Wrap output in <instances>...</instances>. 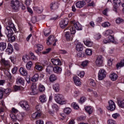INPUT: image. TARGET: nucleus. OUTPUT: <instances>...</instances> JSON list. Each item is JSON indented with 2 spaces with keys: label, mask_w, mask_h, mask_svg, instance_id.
<instances>
[{
  "label": "nucleus",
  "mask_w": 124,
  "mask_h": 124,
  "mask_svg": "<svg viewBox=\"0 0 124 124\" xmlns=\"http://www.w3.org/2000/svg\"><path fill=\"white\" fill-rule=\"evenodd\" d=\"M110 23L106 22L102 24V27H103V28H107V27H110Z\"/></svg>",
  "instance_id": "8fccbe9b"
},
{
  "label": "nucleus",
  "mask_w": 124,
  "mask_h": 124,
  "mask_svg": "<svg viewBox=\"0 0 124 124\" xmlns=\"http://www.w3.org/2000/svg\"><path fill=\"white\" fill-rule=\"evenodd\" d=\"M74 96H75V97H77V96H79V95H80V91H79V90H76L74 92Z\"/></svg>",
  "instance_id": "09e8293b"
},
{
  "label": "nucleus",
  "mask_w": 124,
  "mask_h": 124,
  "mask_svg": "<svg viewBox=\"0 0 124 124\" xmlns=\"http://www.w3.org/2000/svg\"><path fill=\"white\" fill-rule=\"evenodd\" d=\"M0 63L1 64L5 67V68H7V69H8L11 66L10 65V62L8 61L5 60V59L3 58H1L0 60Z\"/></svg>",
  "instance_id": "1a4fd4ad"
},
{
  "label": "nucleus",
  "mask_w": 124,
  "mask_h": 124,
  "mask_svg": "<svg viewBox=\"0 0 124 124\" xmlns=\"http://www.w3.org/2000/svg\"><path fill=\"white\" fill-rule=\"evenodd\" d=\"M64 112L65 113V114H70L71 113V108H66L64 109Z\"/></svg>",
  "instance_id": "37998d69"
},
{
  "label": "nucleus",
  "mask_w": 124,
  "mask_h": 124,
  "mask_svg": "<svg viewBox=\"0 0 124 124\" xmlns=\"http://www.w3.org/2000/svg\"><path fill=\"white\" fill-rule=\"evenodd\" d=\"M53 89L55 92H58L60 91V84L59 83H55L53 85Z\"/></svg>",
  "instance_id": "c85d7f7f"
},
{
  "label": "nucleus",
  "mask_w": 124,
  "mask_h": 124,
  "mask_svg": "<svg viewBox=\"0 0 124 124\" xmlns=\"http://www.w3.org/2000/svg\"><path fill=\"white\" fill-rule=\"evenodd\" d=\"M98 79L100 80H103L106 77V71L104 69H101L99 71Z\"/></svg>",
  "instance_id": "0eeeda50"
},
{
  "label": "nucleus",
  "mask_w": 124,
  "mask_h": 124,
  "mask_svg": "<svg viewBox=\"0 0 124 124\" xmlns=\"http://www.w3.org/2000/svg\"><path fill=\"white\" fill-rule=\"evenodd\" d=\"M19 104L24 110L26 111L30 110V105H29V103L26 101H21L19 103Z\"/></svg>",
  "instance_id": "423d86ee"
},
{
  "label": "nucleus",
  "mask_w": 124,
  "mask_h": 124,
  "mask_svg": "<svg viewBox=\"0 0 124 124\" xmlns=\"http://www.w3.org/2000/svg\"><path fill=\"white\" fill-rule=\"evenodd\" d=\"M36 85L33 84L31 86V90L32 91V93H33V94H37V89H36Z\"/></svg>",
  "instance_id": "cd10ccee"
},
{
  "label": "nucleus",
  "mask_w": 124,
  "mask_h": 124,
  "mask_svg": "<svg viewBox=\"0 0 124 124\" xmlns=\"http://www.w3.org/2000/svg\"><path fill=\"white\" fill-rule=\"evenodd\" d=\"M39 99L40 102H41L42 103H44L45 102H46V101H47V97H46V95H42L40 96Z\"/></svg>",
  "instance_id": "393cba45"
},
{
  "label": "nucleus",
  "mask_w": 124,
  "mask_h": 124,
  "mask_svg": "<svg viewBox=\"0 0 124 124\" xmlns=\"http://www.w3.org/2000/svg\"><path fill=\"white\" fill-rule=\"evenodd\" d=\"M10 117L12 119V120L13 121V122H15V121H16V116H15V114H11L10 115Z\"/></svg>",
  "instance_id": "6e6d98bb"
},
{
  "label": "nucleus",
  "mask_w": 124,
  "mask_h": 124,
  "mask_svg": "<svg viewBox=\"0 0 124 124\" xmlns=\"http://www.w3.org/2000/svg\"><path fill=\"white\" fill-rule=\"evenodd\" d=\"M72 106H73V107L74 108V109H76L77 110L78 109H79V106L76 103H73L72 104Z\"/></svg>",
  "instance_id": "5fc2aeb1"
},
{
  "label": "nucleus",
  "mask_w": 124,
  "mask_h": 124,
  "mask_svg": "<svg viewBox=\"0 0 124 124\" xmlns=\"http://www.w3.org/2000/svg\"><path fill=\"white\" fill-rule=\"evenodd\" d=\"M113 31L111 30H108L104 33V35L105 36H107L108 35H110L113 33Z\"/></svg>",
  "instance_id": "f704fd0d"
},
{
  "label": "nucleus",
  "mask_w": 124,
  "mask_h": 124,
  "mask_svg": "<svg viewBox=\"0 0 124 124\" xmlns=\"http://www.w3.org/2000/svg\"><path fill=\"white\" fill-rule=\"evenodd\" d=\"M118 106L121 108H124V99L122 101L118 100Z\"/></svg>",
  "instance_id": "e433bc0d"
},
{
  "label": "nucleus",
  "mask_w": 124,
  "mask_h": 124,
  "mask_svg": "<svg viewBox=\"0 0 124 124\" xmlns=\"http://www.w3.org/2000/svg\"><path fill=\"white\" fill-rule=\"evenodd\" d=\"M89 63V62L88 61H85L82 62V63H81L82 66L83 67H85V66H87L88 65V64Z\"/></svg>",
  "instance_id": "4d7b16f0"
},
{
  "label": "nucleus",
  "mask_w": 124,
  "mask_h": 124,
  "mask_svg": "<svg viewBox=\"0 0 124 124\" xmlns=\"http://www.w3.org/2000/svg\"><path fill=\"white\" fill-rule=\"evenodd\" d=\"M51 62L54 65H62V62L59 59H52L51 60Z\"/></svg>",
  "instance_id": "2eb2a0df"
},
{
  "label": "nucleus",
  "mask_w": 124,
  "mask_h": 124,
  "mask_svg": "<svg viewBox=\"0 0 124 124\" xmlns=\"http://www.w3.org/2000/svg\"><path fill=\"white\" fill-rule=\"evenodd\" d=\"M70 29V31H67L65 33V36L66 37V40L67 41H71L73 40V37L74 36H73V34H75L76 32V30L74 28H70V27H68L65 31L67 30H69ZM71 32V33H70Z\"/></svg>",
  "instance_id": "f257e3e1"
},
{
  "label": "nucleus",
  "mask_w": 124,
  "mask_h": 124,
  "mask_svg": "<svg viewBox=\"0 0 124 124\" xmlns=\"http://www.w3.org/2000/svg\"><path fill=\"white\" fill-rule=\"evenodd\" d=\"M4 91V89L2 88H0V99H2V97L3 96V92Z\"/></svg>",
  "instance_id": "c03bdc74"
},
{
  "label": "nucleus",
  "mask_w": 124,
  "mask_h": 124,
  "mask_svg": "<svg viewBox=\"0 0 124 124\" xmlns=\"http://www.w3.org/2000/svg\"><path fill=\"white\" fill-rule=\"evenodd\" d=\"M124 66V59L121 61V62L116 64V67L117 69H119L120 67H123Z\"/></svg>",
  "instance_id": "7c9ffc66"
},
{
  "label": "nucleus",
  "mask_w": 124,
  "mask_h": 124,
  "mask_svg": "<svg viewBox=\"0 0 124 124\" xmlns=\"http://www.w3.org/2000/svg\"><path fill=\"white\" fill-rule=\"evenodd\" d=\"M84 43L88 47H92L93 46V42L89 40L84 41Z\"/></svg>",
  "instance_id": "72a5a7b5"
},
{
  "label": "nucleus",
  "mask_w": 124,
  "mask_h": 124,
  "mask_svg": "<svg viewBox=\"0 0 124 124\" xmlns=\"http://www.w3.org/2000/svg\"><path fill=\"white\" fill-rule=\"evenodd\" d=\"M33 10L38 13H41V12L43 11V9H40V8H38V7H34Z\"/></svg>",
  "instance_id": "58836bf2"
},
{
  "label": "nucleus",
  "mask_w": 124,
  "mask_h": 124,
  "mask_svg": "<svg viewBox=\"0 0 124 124\" xmlns=\"http://www.w3.org/2000/svg\"><path fill=\"white\" fill-rule=\"evenodd\" d=\"M17 69H18V68H17L16 67H14L12 69V73H13V74H16V73L17 72Z\"/></svg>",
  "instance_id": "052dcab7"
},
{
  "label": "nucleus",
  "mask_w": 124,
  "mask_h": 124,
  "mask_svg": "<svg viewBox=\"0 0 124 124\" xmlns=\"http://www.w3.org/2000/svg\"><path fill=\"white\" fill-rule=\"evenodd\" d=\"M85 5H86V2H85L84 0L78 1L76 3V6L78 8H82Z\"/></svg>",
  "instance_id": "4468645a"
},
{
  "label": "nucleus",
  "mask_w": 124,
  "mask_h": 124,
  "mask_svg": "<svg viewBox=\"0 0 124 124\" xmlns=\"http://www.w3.org/2000/svg\"><path fill=\"white\" fill-rule=\"evenodd\" d=\"M58 79V78L57 77V76H56L55 74H52L50 76L49 78V80L50 82H55L56 80Z\"/></svg>",
  "instance_id": "a878e982"
},
{
  "label": "nucleus",
  "mask_w": 124,
  "mask_h": 124,
  "mask_svg": "<svg viewBox=\"0 0 124 124\" xmlns=\"http://www.w3.org/2000/svg\"><path fill=\"white\" fill-rule=\"evenodd\" d=\"M10 59L11 61L12 62H13L14 64H15V62H16V58L14 57H10Z\"/></svg>",
  "instance_id": "0e129e2a"
},
{
  "label": "nucleus",
  "mask_w": 124,
  "mask_h": 124,
  "mask_svg": "<svg viewBox=\"0 0 124 124\" xmlns=\"http://www.w3.org/2000/svg\"><path fill=\"white\" fill-rule=\"evenodd\" d=\"M36 47H37L38 50L40 51H42V50H43V46L41 44L36 45Z\"/></svg>",
  "instance_id": "de8ad7c7"
},
{
  "label": "nucleus",
  "mask_w": 124,
  "mask_h": 124,
  "mask_svg": "<svg viewBox=\"0 0 124 124\" xmlns=\"http://www.w3.org/2000/svg\"><path fill=\"white\" fill-rule=\"evenodd\" d=\"M67 25H68V19L67 18H65L62 20L60 23V26L62 29L66 28Z\"/></svg>",
  "instance_id": "f8f14e48"
},
{
  "label": "nucleus",
  "mask_w": 124,
  "mask_h": 124,
  "mask_svg": "<svg viewBox=\"0 0 124 124\" xmlns=\"http://www.w3.org/2000/svg\"><path fill=\"white\" fill-rule=\"evenodd\" d=\"M109 11V9L106 8L103 11V14L105 15V16H107V13Z\"/></svg>",
  "instance_id": "69168bd1"
},
{
  "label": "nucleus",
  "mask_w": 124,
  "mask_h": 124,
  "mask_svg": "<svg viewBox=\"0 0 124 124\" xmlns=\"http://www.w3.org/2000/svg\"><path fill=\"white\" fill-rule=\"evenodd\" d=\"M84 101H86V97H82L80 98V100L79 101V103L82 104V103H84Z\"/></svg>",
  "instance_id": "338daca9"
},
{
  "label": "nucleus",
  "mask_w": 124,
  "mask_h": 124,
  "mask_svg": "<svg viewBox=\"0 0 124 124\" xmlns=\"http://www.w3.org/2000/svg\"><path fill=\"white\" fill-rule=\"evenodd\" d=\"M108 41L109 42H112V43H115V38L113 35H109L108 37Z\"/></svg>",
  "instance_id": "4c0bfd02"
},
{
  "label": "nucleus",
  "mask_w": 124,
  "mask_h": 124,
  "mask_svg": "<svg viewBox=\"0 0 124 124\" xmlns=\"http://www.w3.org/2000/svg\"><path fill=\"white\" fill-rule=\"evenodd\" d=\"M89 83L90 86H92V87H95V85H96L95 81L93 79H90Z\"/></svg>",
  "instance_id": "a18cd8bd"
},
{
  "label": "nucleus",
  "mask_w": 124,
  "mask_h": 124,
  "mask_svg": "<svg viewBox=\"0 0 124 124\" xmlns=\"http://www.w3.org/2000/svg\"><path fill=\"white\" fill-rule=\"evenodd\" d=\"M54 99L57 103H58L61 105H63V104H65V103H66L65 101L62 100L63 99L62 98V95L60 94H55Z\"/></svg>",
  "instance_id": "39448f33"
},
{
  "label": "nucleus",
  "mask_w": 124,
  "mask_h": 124,
  "mask_svg": "<svg viewBox=\"0 0 124 124\" xmlns=\"http://www.w3.org/2000/svg\"><path fill=\"white\" fill-rule=\"evenodd\" d=\"M6 52L8 54V55H10V54H12V53H13V46L11 44H8Z\"/></svg>",
  "instance_id": "f3484780"
},
{
  "label": "nucleus",
  "mask_w": 124,
  "mask_h": 124,
  "mask_svg": "<svg viewBox=\"0 0 124 124\" xmlns=\"http://www.w3.org/2000/svg\"><path fill=\"white\" fill-rule=\"evenodd\" d=\"M73 78L74 83L76 86H81V81H80V78L78 77L75 76Z\"/></svg>",
  "instance_id": "a211bd4d"
},
{
  "label": "nucleus",
  "mask_w": 124,
  "mask_h": 124,
  "mask_svg": "<svg viewBox=\"0 0 124 124\" xmlns=\"http://www.w3.org/2000/svg\"><path fill=\"white\" fill-rule=\"evenodd\" d=\"M6 43L5 42H0V51H4L6 49Z\"/></svg>",
  "instance_id": "b1692460"
},
{
  "label": "nucleus",
  "mask_w": 124,
  "mask_h": 124,
  "mask_svg": "<svg viewBox=\"0 0 124 124\" xmlns=\"http://www.w3.org/2000/svg\"><path fill=\"white\" fill-rule=\"evenodd\" d=\"M9 26L6 27V29L5 30V33L7 36H11L12 33L14 31H16V28H15V26L12 22H9L8 23Z\"/></svg>",
  "instance_id": "f03ea898"
},
{
  "label": "nucleus",
  "mask_w": 124,
  "mask_h": 124,
  "mask_svg": "<svg viewBox=\"0 0 124 124\" xmlns=\"http://www.w3.org/2000/svg\"><path fill=\"white\" fill-rule=\"evenodd\" d=\"M85 75V72L81 71L78 74V76L80 77V78H83L84 77V76Z\"/></svg>",
  "instance_id": "e2e57ef3"
},
{
  "label": "nucleus",
  "mask_w": 124,
  "mask_h": 124,
  "mask_svg": "<svg viewBox=\"0 0 124 124\" xmlns=\"http://www.w3.org/2000/svg\"><path fill=\"white\" fill-rule=\"evenodd\" d=\"M10 6L15 12H18L20 10V1L19 0H12Z\"/></svg>",
  "instance_id": "7ed1b4c3"
},
{
  "label": "nucleus",
  "mask_w": 124,
  "mask_h": 124,
  "mask_svg": "<svg viewBox=\"0 0 124 124\" xmlns=\"http://www.w3.org/2000/svg\"><path fill=\"white\" fill-rule=\"evenodd\" d=\"M50 33H51V31L49 30H47L44 32V34L46 36H48Z\"/></svg>",
  "instance_id": "680f3d73"
},
{
  "label": "nucleus",
  "mask_w": 124,
  "mask_h": 124,
  "mask_svg": "<svg viewBox=\"0 0 124 124\" xmlns=\"http://www.w3.org/2000/svg\"><path fill=\"white\" fill-rule=\"evenodd\" d=\"M7 37L9 38H9L10 39L12 42H14V41H15V40L16 39V38H15V37L14 36H12V33L10 36H7Z\"/></svg>",
  "instance_id": "864d4df0"
},
{
  "label": "nucleus",
  "mask_w": 124,
  "mask_h": 124,
  "mask_svg": "<svg viewBox=\"0 0 124 124\" xmlns=\"http://www.w3.org/2000/svg\"><path fill=\"white\" fill-rule=\"evenodd\" d=\"M52 108H53L55 111H58L59 109V106H58V105H57L56 104H53L52 106Z\"/></svg>",
  "instance_id": "3c124183"
},
{
  "label": "nucleus",
  "mask_w": 124,
  "mask_h": 124,
  "mask_svg": "<svg viewBox=\"0 0 124 124\" xmlns=\"http://www.w3.org/2000/svg\"><path fill=\"white\" fill-rule=\"evenodd\" d=\"M95 64L97 66H102L103 65V57L102 56H99L97 57L96 61Z\"/></svg>",
  "instance_id": "9b49d317"
},
{
  "label": "nucleus",
  "mask_w": 124,
  "mask_h": 124,
  "mask_svg": "<svg viewBox=\"0 0 124 124\" xmlns=\"http://www.w3.org/2000/svg\"><path fill=\"white\" fill-rule=\"evenodd\" d=\"M76 49L78 52L83 51V45L81 43H78L76 46Z\"/></svg>",
  "instance_id": "412c9836"
},
{
  "label": "nucleus",
  "mask_w": 124,
  "mask_h": 124,
  "mask_svg": "<svg viewBox=\"0 0 124 124\" xmlns=\"http://www.w3.org/2000/svg\"><path fill=\"white\" fill-rule=\"evenodd\" d=\"M108 124H117V122L113 120H108Z\"/></svg>",
  "instance_id": "13d9d810"
},
{
  "label": "nucleus",
  "mask_w": 124,
  "mask_h": 124,
  "mask_svg": "<svg viewBox=\"0 0 124 124\" xmlns=\"http://www.w3.org/2000/svg\"><path fill=\"white\" fill-rule=\"evenodd\" d=\"M85 110L89 115H91L93 113V108L91 107L88 106L85 108Z\"/></svg>",
  "instance_id": "473e14b6"
},
{
  "label": "nucleus",
  "mask_w": 124,
  "mask_h": 124,
  "mask_svg": "<svg viewBox=\"0 0 124 124\" xmlns=\"http://www.w3.org/2000/svg\"><path fill=\"white\" fill-rule=\"evenodd\" d=\"M108 105L109 106L107 107L108 110H109V111H114V110L116 109V105L113 100H110L108 101Z\"/></svg>",
  "instance_id": "9d476101"
},
{
  "label": "nucleus",
  "mask_w": 124,
  "mask_h": 124,
  "mask_svg": "<svg viewBox=\"0 0 124 124\" xmlns=\"http://www.w3.org/2000/svg\"><path fill=\"white\" fill-rule=\"evenodd\" d=\"M55 36L50 35L48 38V40L46 42V44L47 45H51V44H52V43H53V42H54V41H55Z\"/></svg>",
  "instance_id": "dca6fc26"
},
{
  "label": "nucleus",
  "mask_w": 124,
  "mask_h": 124,
  "mask_svg": "<svg viewBox=\"0 0 124 124\" xmlns=\"http://www.w3.org/2000/svg\"><path fill=\"white\" fill-rule=\"evenodd\" d=\"M19 72L21 75L23 76H27L28 75V73L27 72V70L24 69L23 67H20L19 69Z\"/></svg>",
  "instance_id": "5701e85b"
},
{
  "label": "nucleus",
  "mask_w": 124,
  "mask_h": 124,
  "mask_svg": "<svg viewBox=\"0 0 124 124\" xmlns=\"http://www.w3.org/2000/svg\"><path fill=\"white\" fill-rule=\"evenodd\" d=\"M36 124H44L43 120H39L36 121Z\"/></svg>",
  "instance_id": "774afa93"
},
{
  "label": "nucleus",
  "mask_w": 124,
  "mask_h": 124,
  "mask_svg": "<svg viewBox=\"0 0 124 124\" xmlns=\"http://www.w3.org/2000/svg\"><path fill=\"white\" fill-rule=\"evenodd\" d=\"M17 84H19L20 85H24L25 83V80L22 77H18L16 78Z\"/></svg>",
  "instance_id": "4be33fe9"
},
{
  "label": "nucleus",
  "mask_w": 124,
  "mask_h": 124,
  "mask_svg": "<svg viewBox=\"0 0 124 124\" xmlns=\"http://www.w3.org/2000/svg\"><path fill=\"white\" fill-rule=\"evenodd\" d=\"M52 69L54 73H56V74H61V73H62V68L59 66H55V67L52 68Z\"/></svg>",
  "instance_id": "6ab92c4d"
},
{
  "label": "nucleus",
  "mask_w": 124,
  "mask_h": 124,
  "mask_svg": "<svg viewBox=\"0 0 124 124\" xmlns=\"http://www.w3.org/2000/svg\"><path fill=\"white\" fill-rule=\"evenodd\" d=\"M41 109V106L38 105L36 106V110H37V112H35L34 113L32 114V118L33 119H36V120H37V119H39L41 117V113L40 111H39Z\"/></svg>",
  "instance_id": "20e7f679"
},
{
  "label": "nucleus",
  "mask_w": 124,
  "mask_h": 124,
  "mask_svg": "<svg viewBox=\"0 0 124 124\" xmlns=\"http://www.w3.org/2000/svg\"><path fill=\"white\" fill-rule=\"evenodd\" d=\"M51 50H52V48H48L46 49L45 51H43L42 54L43 55H46V54H48V53H50Z\"/></svg>",
  "instance_id": "49530a36"
},
{
  "label": "nucleus",
  "mask_w": 124,
  "mask_h": 124,
  "mask_svg": "<svg viewBox=\"0 0 124 124\" xmlns=\"http://www.w3.org/2000/svg\"><path fill=\"white\" fill-rule=\"evenodd\" d=\"M124 22V19L119 17L116 20V22L117 24H122Z\"/></svg>",
  "instance_id": "603ef678"
},
{
  "label": "nucleus",
  "mask_w": 124,
  "mask_h": 124,
  "mask_svg": "<svg viewBox=\"0 0 124 124\" xmlns=\"http://www.w3.org/2000/svg\"><path fill=\"white\" fill-rule=\"evenodd\" d=\"M109 78L112 81H116L118 79V75L115 73H112L109 75Z\"/></svg>",
  "instance_id": "bb28decb"
},
{
  "label": "nucleus",
  "mask_w": 124,
  "mask_h": 124,
  "mask_svg": "<svg viewBox=\"0 0 124 124\" xmlns=\"http://www.w3.org/2000/svg\"><path fill=\"white\" fill-rule=\"evenodd\" d=\"M39 91L41 93L44 92V91H45V87H44V85L42 84H40L39 86Z\"/></svg>",
  "instance_id": "a19ab883"
},
{
  "label": "nucleus",
  "mask_w": 124,
  "mask_h": 124,
  "mask_svg": "<svg viewBox=\"0 0 124 124\" xmlns=\"http://www.w3.org/2000/svg\"><path fill=\"white\" fill-rule=\"evenodd\" d=\"M85 53L87 56H92V54H93V51L91 49H87L85 51Z\"/></svg>",
  "instance_id": "79ce46f5"
},
{
  "label": "nucleus",
  "mask_w": 124,
  "mask_h": 124,
  "mask_svg": "<svg viewBox=\"0 0 124 124\" xmlns=\"http://www.w3.org/2000/svg\"><path fill=\"white\" fill-rule=\"evenodd\" d=\"M50 8L51 9H53L54 10L58 9L59 8V3L57 2L51 3L50 4Z\"/></svg>",
  "instance_id": "aec40b11"
},
{
  "label": "nucleus",
  "mask_w": 124,
  "mask_h": 124,
  "mask_svg": "<svg viewBox=\"0 0 124 124\" xmlns=\"http://www.w3.org/2000/svg\"><path fill=\"white\" fill-rule=\"evenodd\" d=\"M113 10L117 12V9L120 7L121 5V0H113Z\"/></svg>",
  "instance_id": "ddd939ff"
},
{
  "label": "nucleus",
  "mask_w": 124,
  "mask_h": 124,
  "mask_svg": "<svg viewBox=\"0 0 124 124\" xmlns=\"http://www.w3.org/2000/svg\"><path fill=\"white\" fill-rule=\"evenodd\" d=\"M35 68L39 71H41L43 69V67L40 65L35 64Z\"/></svg>",
  "instance_id": "ea45409f"
},
{
  "label": "nucleus",
  "mask_w": 124,
  "mask_h": 124,
  "mask_svg": "<svg viewBox=\"0 0 124 124\" xmlns=\"http://www.w3.org/2000/svg\"><path fill=\"white\" fill-rule=\"evenodd\" d=\"M51 68H53V67L51 66H48L46 69V71L48 73V74H50L51 73Z\"/></svg>",
  "instance_id": "bf43d9fd"
},
{
  "label": "nucleus",
  "mask_w": 124,
  "mask_h": 124,
  "mask_svg": "<svg viewBox=\"0 0 124 124\" xmlns=\"http://www.w3.org/2000/svg\"><path fill=\"white\" fill-rule=\"evenodd\" d=\"M32 66V62L31 61H29L26 64V67L28 70H31V67Z\"/></svg>",
  "instance_id": "2f4dec72"
},
{
  "label": "nucleus",
  "mask_w": 124,
  "mask_h": 124,
  "mask_svg": "<svg viewBox=\"0 0 124 124\" xmlns=\"http://www.w3.org/2000/svg\"><path fill=\"white\" fill-rule=\"evenodd\" d=\"M11 93V89L8 88L6 89H4L3 93L5 94L6 96L9 95V94Z\"/></svg>",
  "instance_id": "c9c22d12"
},
{
  "label": "nucleus",
  "mask_w": 124,
  "mask_h": 124,
  "mask_svg": "<svg viewBox=\"0 0 124 124\" xmlns=\"http://www.w3.org/2000/svg\"><path fill=\"white\" fill-rule=\"evenodd\" d=\"M39 78V76L38 75V74H35L31 79V81H32V82H37Z\"/></svg>",
  "instance_id": "c756f323"
},
{
  "label": "nucleus",
  "mask_w": 124,
  "mask_h": 124,
  "mask_svg": "<svg viewBox=\"0 0 124 124\" xmlns=\"http://www.w3.org/2000/svg\"><path fill=\"white\" fill-rule=\"evenodd\" d=\"M71 26H73L71 28V29H73V28L75 30H77V31H82L83 29V28L82 27V25L79 24V22H75V21H72L71 23Z\"/></svg>",
  "instance_id": "6e6552de"
}]
</instances>
